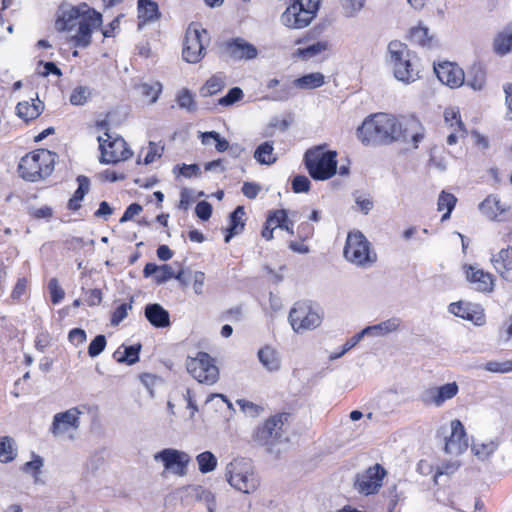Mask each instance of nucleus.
Instances as JSON below:
<instances>
[{"label": "nucleus", "instance_id": "29", "mask_svg": "<svg viewBox=\"0 0 512 512\" xmlns=\"http://www.w3.org/2000/svg\"><path fill=\"white\" fill-rule=\"evenodd\" d=\"M479 209L489 219L493 220L496 219L498 215L506 212L508 206L506 204H502L496 196L490 195L479 204Z\"/></svg>", "mask_w": 512, "mask_h": 512}, {"label": "nucleus", "instance_id": "16", "mask_svg": "<svg viewBox=\"0 0 512 512\" xmlns=\"http://www.w3.org/2000/svg\"><path fill=\"white\" fill-rule=\"evenodd\" d=\"M102 23V15L95 10L91 14L84 15L78 25L77 33L72 36L75 46L86 48L91 43V34L93 29L98 28Z\"/></svg>", "mask_w": 512, "mask_h": 512}, {"label": "nucleus", "instance_id": "24", "mask_svg": "<svg viewBox=\"0 0 512 512\" xmlns=\"http://www.w3.org/2000/svg\"><path fill=\"white\" fill-rule=\"evenodd\" d=\"M139 29L148 22H154L161 16L158 4L152 0H138Z\"/></svg>", "mask_w": 512, "mask_h": 512}, {"label": "nucleus", "instance_id": "18", "mask_svg": "<svg viewBox=\"0 0 512 512\" xmlns=\"http://www.w3.org/2000/svg\"><path fill=\"white\" fill-rule=\"evenodd\" d=\"M437 78L451 88H458L465 82L464 71L456 64L444 62L434 67Z\"/></svg>", "mask_w": 512, "mask_h": 512}, {"label": "nucleus", "instance_id": "64", "mask_svg": "<svg viewBox=\"0 0 512 512\" xmlns=\"http://www.w3.org/2000/svg\"><path fill=\"white\" fill-rule=\"evenodd\" d=\"M68 339L72 344L78 346L86 341L87 335L83 329L74 328L69 332Z\"/></svg>", "mask_w": 512, "mask_h": 512}, {"label": "nucleus", "instance_id": "22", "mask_svg": "<svg viewBox=\"0 0 512 512\" xmlns=\"http://www.w3.org/2000/svg\"><path fill=\"white\" fill-rule=\"evenodd\" d=\"M301 5L295 6L294 4L287 7L281 15V22L288 28L301 29L310 24L312 21L308 15L310 12L301 11Z\"/></svg>", "mask_w": 512, "mask_h": 512}, {"label": "nucleus", "instance_id": "32", "mask_svg": "<svg viewBox=\"0 0 512 512\" xmlns=\"http://www.w3.org/2000/svg\"><path fill=\"white\" fill-rule=\"evenodd\" d=\"M494 51L497 55L504 56L512 51V23L507 25L494 40Z\"/></svg>", "mask_w": 512, "mask_h": 512}, {"label": "nucleus", "instance_id": "30", "mask_svg": "<svg viewBox=\"0 0 512 512\" xmlns=\"http://www.w3.org/2000/svg\"><path fill=\"white\" fill-rule=\"evenodd\" d=\"M449 312L457 317L474 322L476 325H482L484 322V315L482 313H472L468 304L459 301L449 305Z\"/></svg>", "mask_w": 512, "mask_h": 512}, {"label": "nucleus", "instance_id": "5", "mask_svg": "<svg viewBox=\"0 0 512 512\" xmlns=\"http://www.w3.org/2000/svg\"><path fill=\"white\" fill-rule=\"evenodd\" d=\"M389 64L392 66L394 76L399 81L410 83L419 78V71L415 66L414 54L406 44L399 41H391L388 45Z\"/></svg>", "mask_w": 512, "mask_h": 512}, {"label": "nucleus", "instance_id": "23", "mask_svg": "<svg viewBox=\"0 0 512 512\" xmlns=\"http://www.w3.org/2000/svg\"><path fill=\"white\" fill-rule=\"evenodd\" d=\"M144 315L155 328H167L171 325L169 312L158 303L147 304Z\"/></svg>", "mask_w": 512, "mask_h": 512}, {"label": "nucleus", "instance_id": "3", "mask_svg": "<svg viewBox=\"0 0 512 512\" xmlns=\"http://www.w3.org/2000/svg\"><path fill=\"white\" fill-rule=\"evenodd\" d=\"M290 418L291 415L286 412L269 417L254 431V441L261 446H265L269 453L274 452L276 445L288 440L287 428Z\"/></svg>", "mask_w": 512, "mask_h": 512}, {"label": "nucleus", "instance_id": "50", "mask_svg": "<svg viewBox=\"0 0 512 512\" xmlns=\"http://www.w3.org/2000/svg\"><path fill=\"white\" fill-rule=\"evenodd\" d=\"M236 403L240 406L241 410L249 417L255 418L260 415L263 408L253 402L245 399H238Z\"/></svg>", "mask_w": 512, "mask_h": 512}, {"label": "nucleus", "instance_id": "31", "mask_svg": "<svg viewBox=\"0 0 512 512\" xmlns=\"http://www.w3.org/2000/svg\"><path fill=\"white\" fill-rule=\"evenodd\" d=\"M258 359L260 363L270 372L280 369L281 361L277 351L270 347L265 346L258 351Z\"/></svg>", "mask_w": 512, "mask_h": 512}, {"label": "nucleus", "instance_id": "49", "mask_svg": "<svg viewBox=\"0 0 512 512\" xmlns=\"http://www.w3.org/2000/svg\"><path fill=\"white\" fill-rule=\"evenodd\" d=\"M428 33V28L416 27L411 30V38L415 43L421 46H428L431 42V38L429 37Z\"/></svg>", "mask_w": 512, "mask_h": 512}, {"label": "nucleus", "instance_id": "26", "mask_svg": "<svg viewBox=\"0 0 512 512\" xmlns=\"http://www.w3.org/2000/svg\"><path fill=\"white\" fill-rule=\"evenodd\" d=\"M245 215V209L243 206H237L233 212L229 215V227L226 229V235L224 237L225 243H229L230 240L237 234L241 233L244 229L245 223L242 217Z\"/></svg>", "mask_w": 512, "mask_h": 512}, {"label": "nucleus", "instance_id": "11", "mask_svg": "<svg viewBox=\"0 0 512 512\" xmlns=\"http://www.w3.org/2000/svg\"><path fill=\"white\" fill-rule=\"evenodd\" d=\"M155 461H161L165 470L177 476L187 474V466L191 461L188 453L173 448H165L154 455Z\"/></svg>", "mask_w": 512, "mask_h": 512}, {"label": "nucleus", "instance_id": "43", "mask_svg": "<svg viewBox=\"0 0 512 512\" xmlns=\"http://www.w3.org/2000/svg\"><path fill=\"white\" fill-rule=\"evenodd\" d=\"M327 49V44L325 42H316L312 45H309L305 48H299L296 51V55L304 60L311 59L321 52Z\"/></svg>", "mask_w": 512, "mask_h": 512}, {"label": "nucleus", "instance_id": "38", "mask_svg": "<svg viewBox=\"0 0 512 512\" xmlns=\"http://www.w3.org/2000/svg\"><path fill=\"white\" fill-rule=\"evenodd\" d=\"M254 158L262 165L273 164L276 157L273 155L272 142L266 141L260 144L254 152Z\"/></svg>", "mask_w": 512, "mask_h": 512}, {"label": "nucleus", "instance_id": "45", "mask_svg": "<svg viewBox=\"0 0 512 512\" xmlns=\"http://www.w3.org/2000/svg\"><path fill=\"white\" fill-rule=\"evenodd\" d=\"M177 104L179 108L186 109L188 112H194L197 109L192 93L188 89H183L177 95Z\"/></svg>", "mask_w": 512, "mask_h": 512}, {"label": "nucleus", "instance_id": "2", "mask_svg": "<svg viewBox=\"0 0 512 512\" xmlns=\"http://www.w3.org/2000/svg\"><path fill=\"white\" fill-rule=\"evenodd\" d=\"M56 159V153L45 149L28 153L19 162V176L30 182L43 180L52 174Z\"/></svg>", "mask_w": 512, "mask_h": 512}, {"label": "nucleus", "instance_id": "51", "mask_svg": "<svg viewBox=\"0 0 512 512\" xmlns=\"http://www.w3.org/2000/svg\"><path fill=\"white\" fill-rule=\"evenodd\" d=\"M48 290L53 304H58L60 301L63 300L65 292L59 285V282L56 278H51L49 280Z\"/></svg>", "mask_w": 512, "mask_h": 512}, {"label": "nucleus", "instance_id": "35", "mask_svg": "<svg viewBox=\"0 0 512 512\" xmlns=\"http://www.w3.org/2000/svg\"><path fill=\"white\" fill-rule=\"evenodd\" d=\"M324 75L320 72L303 75L294 80L293 84L299 89H315L324 84Z\"/></svg>", "mask_w": 512, "mask_h": 512}, {"label": "nucleus", "instance_id": "56", "mask_svg": "<svg viewBox=\"0 0 512 512\" xmlns=\"http://www.w3.org/2000/svg\"><path fill=\"white\" fill-rule=\"evenodd\" d=\"M365 0H343L342 7L347 17H354L364 6Z\"/></svg>", "mask_w": 512, "mask_h": 512}, {"label": "nucleus", "instance_id": "7", "mask_svg": "<svg viewBox=\"0 0 512 512\" xmlns=\"http://www.w3.org/2000/svg\"><path fill=\"white\" fill-rule=\"evenodd\" d=\"M97 130L104 131L103 136H98L99 148L101 151L100 162L103 164H115L129 159L132 151L121 137L112 138L109 134L108 123L105 120L97 122Z\"/></svg>", "mask_w": 512, "mask_h": 512}, {"label": "nucleus", "instance_id": "53", "mask_svg": "<svg viewBox=\"0 0 512 512\" xmlns=\"http://www.w3.org/2000/svg\"><path fill=\"white\" fill-rule=\"evenodd\" d=\"M484 369L493 373H507L512 371V361L504 362L489 361L484 365Z\"/></svg>", "mask_w": 512, "mask_h": 512}, {"label": "nucleus", "instance_id": "34", "mask_svg": "<svg viewBox=\"0 0 512 512\" xmlns=\"http://www.w3.org/2000/svg\"><path fill=\"white\" fill-rule=\"evenodd\" d=\"M491 262L495 270L503 276L505 272L512 270V249L510 247L501 249L493 255Z\"/></svg>", "mask_w": 512, "mask_h": 512}, {"label": "nucleus", "instance_id": "13", "mask_svg": "<svg viewBox=\"0 0 512 512\" xmlns=\"http://www.w3.org/2000/svg\"><path fill=\"white\" fill-rule=\"evenodd\" d=\"M206 35V30H200L189 26L185 34V41L182 51L183 60L188 63H198L204 57L205 46L202 35Z\"/></svg>", "mask_w": 512, "mask_h": 512}, {"label": "nucleus", "instance_id": "44", "mask_svg": "<svg viewBox=\"0 0 512 512\" xmlns=\"http://www.w3.org/2000/svg\"><path fill=\"white\" fill-rule=\"evenodd\" d=\"M13 440L10 437H3L0 440V461L7 463L16 457V451L13 447Z\"/></svg>", "mask_w": 512, "mask_h": 512}, {"label": "nucleus", "instance_id": "63", "mask_svg": "<svg viewBox=\"0 0 512 512\" xmlns=\"http://www.w3.org/2000/svg\"><path fill=\"white\" fill-rule=\"evenodd\" d=\"M224 87V83L220 77L212 76L209 80H207L205 84V88L207 89V93L209 95L216 94Z\"/></svg>", "mask_w": 512, "mask_h": 512}, {"label": "nucleus", "instance_id": "46", "mask_svg": "<svg viewBox=\"0 0 512 512\" xmlns=\"http://www.w3.org/2000/svg\"><path fill=\"white\" fill-rule=\"evenodd\" d=\"M106 344V337L102 334L97 335L88 346V355L92 358L97 357L104 351Z\"/></svg>", "mask_w": 512, "mask_h": 512}, {"label": "nucleus", "instance_id": "39", "mask_svg": "<svg viewBox=\"0 0 512 512\" xmlns=\"http://www.w3.org/2000/svg\"><path fill=\"white\" fill-rule=\"evenodd\" d=\"M199 471L203 474L212 472L217 467V458L210 451H204L196 456Z\"/></svg>", "mask_w": 512, "mask_h": 512}, {"label": "nucleus", "instance_id": "59", "mask_svg": "<svg viewBox=\"0 0 512 512\" xmlns=\"http://www.w3.org/2000/svg\"><path fill=\"white\" fill-rule=\"evenodd\" d=\"M132 302L133 299H131L129 304H121L115 309L111 317L112 325L116 326L126 318L128 310L132 308Z\"/></svg>", "mask_w": 512, "mask_h": 512}, {"label": "nucleus", "instance_id": "21", "mask_svg": "<svg viewBox=\"0 0 512 512\" xmlns=\"http://www.w3.org/2000/svg\"><path fill=\"white\" fill-rule=\"evenodd\" d=\"M466 278L473 285L474 289L479 292H491L494 288V276L475 266H468L466 270Z\"/></svg>", "mask_w": 512, "mask_h": 512}, {"label": "nucleus", "instance_id": "15", "mask_svg": "<svg viewBox=\"0 0 512 512\" xmlns=\"http://www.w3.org/2000/svg\"><path fill=\"white\" fill-rule=\"evenodd\" d=\"M386 475L385 469L375 464L368 468L363 474H358L355 482L357 490L365 495H371L378 491L382 486V480Z\"/></svg>", "mask_w": 512, "mask_h": 512}, {"label": "nucleus", "instance_id": "1", "mask_svg": "<svg viewBox=\"0 0 512 512\" xmlns=\"http://www.w3.org/2000/svg\"><path fill=\"white\" fill-rule=\"evenodd\" d=\"M357 136L365 146H385L394 142H413L414 148L422 141L424 135L419 122L408 119L402 123L397 117L387 113L368 116L357 129Z\"/></svg>", "mask_w": 512, "mask_h": 512}, {"label": "nucleus", "instance_id": "37", "mask_svg": "<svg viewBox=\"0 0 512 512\" xmlns=\"http://www.w3.org/2000/svg\"><path fill=\"white\" fill-rule=\"evenodd\" d=\"M499 440L494 439L486 443H474L472 445V452L479 460H487L498 448Z\"/></svg>", "mask_w": 512, "mask_h": 512}, {"label": "nucleus", "instance_id": "6", "mask_svg": "<svg viewBox=\"0 0 512 512\" xmlns=\"http://www.w3.org/2000/svg\"><path fill=\"white\" fill-rule=\"evenodd\" d=\"M225 475L228 483L233 488L246 494L253 493L259 486V480L249 459H233L227 464Z\"/></svg>", "mask_w": 512, "mask_h": 512}, {"label": "nucleus", "instance_id": "28", "mask_svg": "<svg viewBox=\"0 0 512 512\" xmlns=\"http://www.w3.org/2000/svg\"><path fill=\"white\" fill-rule=\"evenodd\" d=\"M141 351V344L135 345H121L114 353L113 358L118 363H126L133 365L139 361V353Z\"/></svg>", "mask_w": 512, "mask_h": 512}, {"label": "nucleus", "instance_id": "61", "mask_svg": "<svg viewBox=\"0 0 512 512\" xmlns=\"http://www.w3.org/2000/svg\"><path fill=\"white\" fill-rule=\"evenodd\" d=\"M174 277V272L170 265L164 264L162 266H159V270L157 274L154 276V281L157 284H163L166 283L168 280L172 279Z\"/></svg>", "mask_w": 512, "mask_h": 512}, {"label": "nucleus", "instance_id": "17", "mask_svg": "<svg viewBox=\"0 0 512 512\" xmlns=\"http://www.w3.org/2000/svg\"><path fill=\"white\" fill-rule=\"evenodd\" d=\"M468 447V439L460 420L451 421V433L446 438L444 450L447 454L458 456Z\"/></svg>", "mask_w": 512, "mask_h": 512}, {"label": "nucleus", "instance_id": "9", "mask_svg": "<svg viewBox=\"0 0 512 512\" xmlns=\"http://www.w3.org/2000/svg\"><path fill=\"white\" fill-rule=\"evenodd\" d=\"M322 309L311 301L296 302L289 313V321L297 333L313 330L322 322Z\"/></svg>", "mask_w": 512, "mask_h": 512}, {"label": "nucleus", "instance_id": "52", "mask_svg": "<svg viewBox=\"0 0 512 512\" xmlns=\"http://www.w3.org/2000/svg\"><path fill=\"white\" fill-rule=\"evenodd\" d=\"M287 218V212L284 209L270 211L267 216V224L272 225L275 229L280 228Z\"/></svg>", "mask_w": 512, "mask_h": 512}, {"label": "nucleus", "instance_id": "54", "mask_svg": "<svg viewBox=\"0 0 512 512\" xmlns=\"http://www.w3.org/2000/svg\"><path fill=\"white\" fill-rule=\"evenodd\" d=\"M295 6H300L301 11L310 12L308 17L313 20L320 6V0H296L293 3Z\"/></svg>", "mask_w": 512, "mask_h": 512}, {"label": "nucleus", "instance_id": "57", "mask_svg": "<svg viewBox=\"0 0 512 512\" xmlns=\"http://www.w3.org/2000/svg\"><path fill=\"white\" fill-rule=\"evenodd\" d=\"M89 94L88 88L78 86L70 95V103L73 105H83L87 101Z\"/></svg>", "mask_w": 512, "mask_h": 512}, {"label": "nucleus", "instance_id": "60", "mask_svg": "<svg viewBox=\"0 0 512 512\" xmlns=\"http://www.w3.org/2000/svg\"><path fill=\"white\" fill-rule=\"evenodd\" d=\"M212 210V205L205 200L198 202L195 207V213L202 221H207L211 217Z\"/></svg>", "mask_w": 512, "mask_h": 512}, {"label": "nucleus", "instance_id": "8", "mask_svg": "<svg viewBox=\"0 0 512 512\" xmlns=\"http://www.w3.org/2000/svg\"><path fill=\"white\" fill-rule=\"evenodd\" d=\"M344 256L351 263L366 267L377 260V255L370 249V242L360 231L349 232L344 247Z\"/></svg>", "mask_w": 512, "mask_h": 512}, {"label": "nucleus", "instance_id": "14", "mask_svg": "<svg viewBox=\"0 0 512 512\" xmlns=\"http://www.w3.org/2000/svg\"><path fill=\"white\" fill-rule=\"evenodd\" d=\"M458 391V384L450 382L439 387L434 386L424 389L419 395V400L426 406L440 407L445 401L454 398Z\"/></svg>", "mask_w": 512, "mask_h": 512}, {"label": "nucleus", "instance_id": "55", "mask_svg": "<svg viewBox=\"0 0 512 512\" xmlns=\"http://www.w3.org/2000/svg\"><path fill=\"white\" fill-rule=\"evenodd\" d=\"M196 497L206 503L208 512H215V496L211 491L202 487H198Z\"/></svg>", "mask_w": 512, "mask_h": 512}, {"label": "nucleus", "instance_id": "27", "mask_svg": "<svg viewBox=\"0 0 512 512\" xmlns=\"http://www.w3.org/2000/svg\"><path fill=\"white\" fill-rule=\"evenodd\" d=\"M445 121L451 122L450 126L454 127L456 125L457 128L454 129L453 132H451L447 136V143L449 145H454L457 143V140L459 137H465L466 130L464 128V124L461 121L460 115L458 112L454 110H446L444 113Z\"/></svg>", "mask_w": 512, "mask_h": 512}, {"label": "nucleus", "instance_id": "19", "mask_svg": "<svg viewBox=\"0 0 512 512\" xmlns=\"http://www.w3.org/2000/svg\"><path fill=\"white\" fill-rule=\"evenodd\" d=\"M87 4L70 7L62 11V15L57 19L55 27L58 31H69L79 25L84 15L91 14Z\"/></svg>", "mask_w": 512, "mask_h": 512}, {"label": "nucleus", "instance_id": "25", "mask_svg": "<svg viewBox=\"0 0 512 512\" xmlns=\"http://www.w3.org/2000/svg\"><path fill=\"white\" fill-rule=\"evenodd\" d=\"M36 100V103H30L29 101L19 102L16 106L17 116L25 122H29L39 117L44 110V103L38 98ZM32 101L34 100L32 99Z\"/></svg>", "mask_w": 512, "mask_h": 512}, {"label": "nucleus", "instance_id": "41", "mask_svg": "<svg viewBox=\"0 0 512 512\" xmlns=\"http://www.w3.org/2000/svg\"><path fill=\"white\" fill-rule=\"evenodd\" d=\"M137 90L142 96L149 98L151 103H154L157 101L159 94L162 91V85L159 82H154L152 84L142 83L137 86Z\"/></svg>", "mask_w": 512, "mask_h": 512}, {"label": "nucleus", "instance_id": "48", "mask_svg": "<svg viewBox=\"0 0 512 512\" xmlns=\"http://www.w3.org/2000/svg\"><path fill=\"white\" fill-rule=\"evenodd\" d=\"M243 98V91L239 87L231 88L228 93L218 100L221 106H230Z\"/></svg>", "mask_w": 512, "mask_h": 512}, {"label": "nucleus", "instance_id": "58", "mask_svg": "<svg viewBox=\"0 0 512 512\" xmlns=\"http://www.w3.org/2000/svg\"><path fill=\"white\" fill-rule=\"evenodd\" d=\"M292 190L295 193H306L310 190V180L305 175H297L292 180Z\"/></svg>", "mask_w": 512, "mask_h": 512}, {"label": "nucleus", "instance_id": "47", "mask_svg": "<svg viewBox=\"0 0 512 512\" xmlns=\"http://www.w3.org/2000/svg\"><path fill=\"white\" fill-rule=\"evenodd\" d=\"M164 151V146L160 143L150 141L148 144V151L144 157L143 163L145 165L151 164L156 158H160Z\"/></svg>", "mask_w": 512, "mask_h": 512}, {"label": "nucleus", "instance_id": "36", "mask_svg": "<svg viewBox=\"0 0 512 512\" xmlns=\"http://www.w3.org/2000/svg\"><path fill=\"white\" fill-rule=\"evenodd\" d=\"M486 82V73L479 64H474L466 76V84L474 90H481Z\"/></svg>", "mask_w": 512, "mask_h": 512}, {"label": "nucleus", "instance_id": "62", "mask_svg": "<svg viewBox=\"0 0 512 512\" xmlns=\"http://www.w3.org/2000/svg\"><path fill=\"white\" fill-rule=\"evenodd\" d=\"M42 466H43V459L40 456L34 454L33 459L31 461L26 462L23 465L22 470L26 473L31 472L34 475H36L40 471Z\"/></svg>", "mask_w": 512, "mask_h": 512}, {"label": "nucleus", "instance_id": "33", "mask_svg": "<svg viewBox=\"0 0 512 512\" xmlns=\"http://www.w3.org/2000/svg\"><path fill=\"white\" fill-rule=\"evenodd\" d=\"M400 322L401 321L398 318H391L379 324L368 326L362 331L364 335L384 336L388 333L396 331L400 326Z\"/></svg>", "mask_w": 512, "mask_h": 512}, {"label": "nucleus", "instance_id": "20", "mask_svg": "<svg viewBox=\"0 0 512 512\" xmlns=\"http://www.w3.org/2000/svg\"><path fill=\"white\" fill-rule=\"evenodd\" d=\"M81 412L78 408L74 407L65 412L57 413L53 417L51 432L54 436H58L67 432L70 428L78 429L79 415Z\"/></svg>", "mask_w": 512, "mask_h": 512}, {"label": "nucleus", "instance_id": "4", "mask_svg": "<svg viewBox=\"0 0 512 512\" xmlns=\"http://www.w3.org/2000/svg\"><path fill=\"white\" fill-rule=\"evenodd\" d=\"M337 152L324 151L323 146L308 149L304 154V164L312 179L325 181L337 172Z\"/></svg>", "mask_w": 512, "mask_h": 512}, {"label": "nucleus", "instance_id": "40", "mask_svg": "<svg viewBox=\"0 0 512 512\" xmlns=\"http://www.w3.org/2000/svg\"><path fill=\"white\" fill-rule=\"evenodd\" d=\"M457 199L453 194L446 193L444 191L441 192L438 198V210L442 211L446 209V213L443 214L441 221H445L450 218L451 212L456 205Z\"/></svg>", "mask_w": 512, "mask_h": 512}, {"label": "nucleus", "instance_id": "10", "mask_svg": "<svg viewBox=\"0 0 512 512\" xmlns=\"http://www.w3.org/2000/svg\"><path fill=\"white\" fill-rule=\"evenodd\" d=\"M187 371L200 383L214 384L219 377V370L214 359L206 352H198L194 358H188Z\"/></svg>", "mask_w": 512, "mask_h": 512}, {"label": "nucleus", "instance_id": "12", "mask_svg": "<svg viewBox=\"0 0 512 512\" xmlns=\"http://www.w3.org/2000/svg\"><path fill=\"white\" fill-rule=\"evenodd\" d=\"M221 54L234 61L253 60L258 56V49L243 38L226 40L220 45Z\"/></svg>", "mask_w": 512, "mask_h": 512}, {"label": "nucleus", "instance_id": "42", "mask_svg": "<svg viewBox=\"0 0 512 512\" xmlns=\"http://www.w3.org/2000/svg\"><path fill=\"white\" fill-rule=\"evenodd\" d=\"M200 137L204 145H208L210 139L215 140V148L218 152H224L230 147L229 142L225 138H222L216 131L203 132Z\"/></svg>", "mask_w": 512, "mask_h": 512}]
</instances>
